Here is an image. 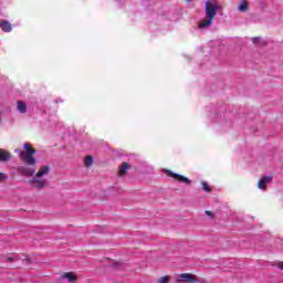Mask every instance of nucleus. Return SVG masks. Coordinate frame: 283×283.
<instances>
[{
	"label": "nucleus",
	"mask_w": 283,
	"mask_h": 283,
	"mask_svg": "<svg viewBox=\"0 0 283 283\" xmlns=\"http://www.w3.org/2000/svg\"><path fill=\"white\" fill-rule=\"evenodd\" d=\"M25 154H36V150L32 148L30 144H24Z\"/></svg>",
	"instance_id": "obj_14"
},
{
	"label": "nucleus",
	"mask_w": 283,
	"mask_h": 283,
	"mask_svg": "<svg viewBox=\"0 0 283 283\" xmlns=\"http://www.w3.org/2000/svg\"><path fill=\"white\" fill-rule=\"evenodd\" d=\"M201 187L203 191H211V187H209V184H207L206 181H202Z\"/></svg>",
	"instance_id": "obj_17"
},
{
	"label": "nucleus",
	"mask_w": 283,
	"mask_h": 283,
	"mask_svg": "<svg viewBox=\"0 0 283 283\" xmlns=\"http://www.w3.org/2000/svg\"><path fill=\"white\" fill-rule=\"evenodd\" d=\"M92 165H94V158L92 156H86L85 158V166L86 167H92Z\"/></svg>",
	"instance_id": "obj_15"
},
{
	"label": "nucleus",
	"mask_w": 283,
	"mask_h": 283,
	"mask_svg": "<svg viewBox=\"0 0 283 283\" xmlns=\"http://www.w3.org/2000/svg\"><path fill=\"white\" fill-rule=\"evenodd\" d=\"M219 10L220 4L216 0H208L206 2V19L199 22V30H207L213 23Z\"/></svg>",
	"instance_id": "obj_1"
},
{
	"label": "nucleus",
	"mask_w": 283,
	"mask_h": 283,
	"mask_svg": "<svg viewBox=\"0 0 283 283\" xmlns=\"http://www.w3.org/2000/svg\"><path fill=\"white\" fill-rule=\"evenodd\" d=\"M0 28L2 32H10L12 30V24L8 20H1Z\"/></svg>",
	"instance_id": "obj_9"
},
{
	"label": "nucleus",
	"mask_w": 283,
	"mask_h": 283,
	"mask_svg": "<svg viewBox=\"0 0 283 283\" xmlns=\"http://www.w3.org/2000/svg\"><path fill=\"white\" fill-rule=\"evenodd\" d=\"M260 38H252V43H258V40H259Z\"/></svg>",
	"instance_id": "obj_21"
},
{
	"label": "nucleus",
	"mask_w": 283,
	"mask_h": 283,
	"mask_svg": "<svg viewBox=\"0 0 283 283\" xmlns=\"http://www.w3.org/2000/svg\"><path fill=\"white\" fill-rule=\"evenodd\" d=\"M50 171H52V167L41 166L35 176L29 180L30 187H32V189H36V191L45 189V187H48V179L44 178L50 174Z\"/></svg>",
	"instance_id": "obj_2"
},
{
	"label": "nucleus",
	"mask_w": 283,
	"mask_h": 283,
	"mask_svg": "<svg viewBox=\"0 0 283 283\" xmlns=\"http://www.w3.org/2000/svg\"><path fill=\"white\" fill-rule=\"evenodd\" d=\"M187 2L189 3V0H187Z\"/></svg>",
	"instance_id": "obj_23"
},
{
	"label": "nucleus",
	"mask_w": 283,
	"mask_h": 283,
	"mask_svg": "<svg viewBox=\"0 0 283 283\" xmlns=\"http://www.w3.org/2000/svg\"><path fill=\"white\" fill-rule=\"evenodd\" d=\"M14 260H17V256H9L8 259H7V262H14Z\"/></svg>",
	"instance_id": "obj_19"
},
{
	"label": "nucleus",
	"mask_w": 283,
	"mask_h": 283,
	"mask_svg": "<svg viewBox=\"0 0 283 283\" xmlns=\"http://www.w3.org/2000/svg\"><path fill=\"white\" fill-rule=\"evenodd\" d=\"M166 172L168 174V176H171V178H177L178 182H184V185H191L190 179L182 175H178L171 170H166Z\"/></svg>",
	"instance_id": "obj_6"
},
{
	"label": "nucleus",
	"mask_w": 283,
	"mask_h": 283,
	"mask_svg": "<svg viewBox=\"0 0 283 283\" xmlns=\"http://www.w3.org/2000/svg\"><path fill=\"white\" fill-rule=\"evenodd\" d=\"M12 155L10 151L6 149H0V163H8V160H11Z\"/></svg>",
	"instance_id": "obj_8"
},
{
	"label": "nucleus",
	"mask_w": 283,
	"mask_h": 283,
	"mask_svg": "<svg viewBox=\"0 0 283 283\" xmlns=\"http://www.w3.org/2000/svg\"><path fill=\"white\" fill-rule=\"evenodd\" d=\"M17 109L20 114H25L28 112V104H25L23 101H18Z\"/></svg>",
	"instance_id": "obj_10"
},
{
	"label": "nucleus",
	"mask_w": 283,
	"mask_h": 283,
	"mask_svg": "<svg viewBox=\"0 0 283 283\" xmlns=\"http://www.w3.org/2000/svg\"><path fill=\"white\" fill-rule=\"evenodd\" d=\"M277 269H280L281 271H283V262H280V263L277 264Z\"/></svg>",
	"instance_id": "obj_20"
},
{
	"label": "nucleus",
	"mask_w": 283,
	"mask_h": 283,
	"mask_svg": "<svg viewBox=\"0 0 283 283\" xmlns=\"http://www.w3.org/2000/svg\"><path fill=\"white\" fill-rule=\"evenodd\" d=\"M207 216H213V213L209 210L206 211Z\"/></svg>",
	"instance_id": "obj_22"
},
{
	"label": "nucleus",
	"mask_w": 283,
	"mask_h": 283,
	"mask_svg": "<svg viewBox=\"0 0 283 283\" xmlns=\"http://www.w3.org/2000/svg\"><path fill=\"white\" fill-rule=\"evenodd\" d=\"M19 156L21 160L25 163V165H29L30 167L36 165V159L34 158V154L19 151Z\"/></svg>",
	"instance_id": "obj_4"
},
{
	"label": "nucleus",
	"mask_w": 283,
	"mask_h": 283,
	"mask_svg": "<svg viewBox=\"0 0 283 283\" xmlns=\"http://www.w3.org/2000/svg\"><path fill=\"white\" fill-rule=\"evenodd\" d=\"M129 165L127 164V163H124L122 166H120V168H119V174L122 175V176H125V174H127V169H129Z\"/></svg>",
	"instance_id": "obj_13"
},
{
	"label": "nucleus",
	"mask_w": 283,
	"mask_h": 283,
	"mask_svg": "<svg viewBox=\"0 0 283 283\" xmlns=\"http://www.w3.org/2000/svg\"><path fill=\"white\" fill-rule=\"evenodd\" d=\"M62 280H66L69 283H74L76 282V275H74L72 272H66L62 274Z\"/></svg>",
	"instance_id": "obj_11"
},
{
	"label": "nucleus",
	"mask_w": 283,
	"mask_h": 283,
	"mask_svg": "<svg viewBox=\"0 0 283 283\" xmlns=\"http://www.w3.org/2000/svg\"><path fill=\"white\" fill-rule=\"evenodd\" d=\"M169 280H171V277H169V275H165L158 280V283H169Z\"/></svg>",
	"instance_id": "obj_16"
},
{
	"label": "nucleus",
	"mask_w": 283,
	"mask_h": 283,
	"mask_svg": "<svg viewBox=\"0 0 283 283\" xmlns=\"http://www.w3.org/2000/svg\"><path fill=\"white\" fill-rule=\"evenodd\" d=\"M3 180H8V176L4 172H0V182H3Z\"/></svg>",
	"instance_id": "obj_18"
},
{
	"label": "nucleus",
	"mask_w": 283,
	"mask_h": 283,
	"mask_svg": "<svg viewBox=\"0 0 283 283\" xmlns=\"http://www.w3.org/2000/svg\"><path fill=\"white\" fill-rule=\"evenodd\" d=\"M237 10H239V12H247L249 10V2L247 0H241Z\"/></svg>",
	"instance_id": "obj_12"
},
{
	"label": "nucleus",
	"mask_w": 283,
	"mask_h": 283,
	"mask_svg": "<svg viewBox=\"0 0 283 283\" xmlns=\"http://www.w3.org/2000/svg\"><path fill=\"white\" fill-rule=\"evenodd\" d=\"M18 171L21 176H25V178H32L34 174H36V168H32L30 166H20L18 167Z\"/></svg>",
	"instance_id": "obj_5"
},
{
	"label": "nucleus",
	"mask_w": 283,
	"mask_h": 283,
	"mask_svg": "<svg viewBox=\"0 0 283 283\" xmlns=\"http://www.w3.org/2000/svg\"><path fill=\"white\" fill-rule=\"evenodd\" d=\"M273 180V177L265 176L259 180L258 188L261 190L266 189V187L270 185V182Z\"/></svg>",
	"instance_id": "obj_7"
},
{
	"label": "nucleus",
	"mask_w": 283,
	"mask_h": 283,
	"mask_svg": "<svg viewBox=\"0 0 283 283\" xmlns=\"http://www.w3.org/2000/svg\"><path fill=\"white\" fill-rule=\"evenodd\" d=\"M175 282L180 283V282H190V283H196L198 282V279H196V275L191 273H181L177 274L175 276Z\"/></svg>",
	"instance_id": "obj_3"
}]
</instances>
